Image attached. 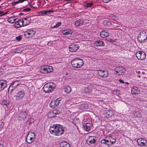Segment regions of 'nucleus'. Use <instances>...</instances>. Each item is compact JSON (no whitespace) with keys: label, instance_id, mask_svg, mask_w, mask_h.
Instances as JSON below:
<instances>
[{"label":"nucleus","instance_id":"obj_1","mask_svg":"<svg viewBox=\"0 0 147 147\" xmlns=\"http://www.w3.org/2000/svg\"><path fill=\"white\" fill-rule=\"evenodd\" d=\"M50 133L56 136L62 134L64 131V129L62 125H54L49 129Z\"/></svg>","mask_w":147,"mask_h":147},{"label":"nucleus","instance_id":"obj_2","mask_svg":"<svg viewBox=\"0 0 147 147\" xmlns=\"http://www.w3.org/2000/svg\"><path fill=\"white\" fill-rule=\"evenodd\" d=\"M115 141V139L113 138L111 136H107L104 139L102 140L100 143L102 144H105V146L109 147L114 143Z\"/></svg>","mask_w":147,"mask_h":147},{"label":"nucleus","instance_id":"obj_3","mask_svg":"<svg viewBox=\"0 0 147 147\" xmlns=\"http://www.w3.org/2000/svg\"><path fill=\"white\" fill-rule=\"evenodd\" d=\"M71 64L73 67L78 68L81 67L84 65L83 60L79 58H75L71 61Z\"/></svg>","mask_w":147,"mask_h":147},{"label":"nucleus","instance_id":"obj_4","mask_svg":"<svg viewBox=\"0 0 147 147\" xmlns=\"http://www.w3.org/2000/svg\"><path fill=\"white\" fill-rule=\"evenodd\" d=\"M55 86V85L53 83H48L44 85L43 88V90L45 92L49 93L54 90Z\"/></svg>","mask_w":147,"mask_h":147},{"label":"nucleus","instance_id":"obj_5","mask_svg":"<svg viewBox=\"0 0 147 147\" xmlns=\"http://www.w3.org/2000/svg\"><path fill=\"white\" fill-rule=\"evenodd\" d=\"M137 39L138 40L142 43H144L147 41V32H141L138 35Z\"/></svg>","mask_w":147,"mask_h":147},{"label":"nucleus","instance_id":"obj_6","mask_svg":"<svg viewBox=\"0 0 147 147\" xmlns=\"http://www.w3.org/2000/svg\"><path fill=\"white\" fill-rule=\"evenodd\" d=\"M25 94V91L23 89L19 91L15 96L16 100H20L22 99L24 97Z\"/></svg>","mask_w":147,"mask_h":147},{"label":"nucleus","instance_id":"obj_7","mask_svg":"<svg viewBox=\"0 0 147 147\" xmlns=\"http://www.w3.org/2000/svg\"><path fill=\"white\" fill-rule=\"evenodd\" d=\"M125 71V69L124 67H119L115 68L114 73L115 74H118V75L119 76L124 74Z\"/></svg>","mask_w":147,"mask_h":147},{"label":"nucleus","instance_id":"obj_8","mask_svg":"<svg viewBox=\"0 0 147 147\" xmlns=\"http://www.w3.org/2000/svg\"><path fill=\"white\" fill-rule=\"evenodd\" d=\"M137 142L139 145L143 147H147V141L144 138H140L137 140Z\"/></svg>","mask_w":147,"mask_h":147},{"label":"nucleus","instance_id":"obj_9","mask_svg":"<svg viewBox=\"0 0 147 147\" xmlns=\"http://www.w3.org/2000/svg\"><path fill=\"white\" fill-rule=\"evenodd\" d=\"M136 55L138 59L143 60L146 58V55L144 52L142 51H138L136 53Z\"/></svg>","mask_w":147,"mask_h":147},{"label":"nucleus","instance_id":"obj_10","mask_svg":"<svg viewBox=\"0 0 147 147\" xmlns=\"http://www.w3.org/2000/svg\"><path fill=\"white\" fill-rule=\"evenodd\" d=\"M35 31L31 29H29L24 32V35L27 38L33 36L35 34Z\"/></svg>","mask_w":147,"mask_h":147},{"label":"nucleus","instance_id":"obj_11","mask_svg":"<svg viewBox=\"0 0 147 147\" xmlns=\"http://www.w3.org/2000/svg\"><path fill=\"white\" fill-rule=\"evenodd\" d=\"M61 100L60 98H59L55 100H52L49 104L50 106L52 108L56 107L59 105Z\"/></svg>","mask_w":147,"mask_h":147},{"label":"nucleus","instance_id":"obj_12","mask_svg":"<svg viewBox=\"0 0 147 147\" xmlns=\"http://www.w3.org/2000/svg\"><path fill=\"white\" fill-rule=\"evenodd\" d=\"M96 137L94 136H90L87 139V142L89 145L95 144L96 141Z\"/></svg>","mask_w":147,"mask_h":147},{"label":"nucleus","instance_id":"obj_13","mask_svg":"<svg viewBox=\"0 0 147 147\" xmlns=\"http://www.w3.org/2000/svg\"><path fill=\"white\" fill-rule=\"evenodd\" d=\"M79 48V46L76 44H72L69 47V50L71 52H74L76 51Z\"/></svg>","mask_w":147,"mask_h":147},{"label":"nucleus","instance_id":"obj_14","mask_svg":"<svg viewBox=\"0 0 147 147\" xmlns=\"http://www.w3.org/2000/svg\"><path fill=\"white\" fill-rule=\"evenodd\" d=\"M92 124L90 123H87L83 126V129L87 131H92Z\"/></svg>","mask_w":147,"mask_h":147},{"label":"nucleus","instance_id":"obj_15","mask_svg":"<svg viewBox=\"0 0 147 147\" xmlns=\"http://www.w3.org/2000/svg\"><path fill=\"white\" fill-rule=\"evenodd\" d=\"M97 73L101 77H106L108 75V72L106 70H99L98 71Z\"/></svg>","mask_w":147,"mask_h":147},{"label":"nucleus","instance_id":"obj_16","mask_svg":"<svg viewBox=\"0 0 147 147\" xmlns=\"http://www.w3.org/2000/svg\"><path fill=\"white\" fill-rule=\"evenodd\" d=\"M113 115V112L112 111L107 110L104 111L102 114V117L106 118H109L112 116Z\"/></svg>","mask_w":147,"mask_h":147},{"label":"nucleus","instance_id":"obj_17","mask_svg":"<svg viewBox=\"0 0 147 147\" xmlns=\"http://www.w3.org/2000/svg\"><path fill=\"white\" fill-rule=\"evenodd\" d=\"M60 113V111L57 109H55L53 111L50 112L48 114V116L50 117H55L57 115L59 114Z\"/></svg>","mask_w":147,"mask_h":147},{"label":"nucleus","instance_id":"obj_18","mask_svg":"<svg viewBox=\"0 0 147 147\" xmlns=\"http://www.w3.org/2000/svg\"><path fill=\"white\" fill-rule=\"evenodd\" d=\"M7 85L6 81L4 80H0V91L3 90Z\"/></svg>","mask_w":147,"mask_h":147},{"label":"nucleus","instance_id":"obj_19","mask_svg":"<svg viewBox=\"0 0 147 147\" xmlns=\"http://www.w3.org/2000/svg\"><path fill=\"white\" fill-rule=\"evenodd\" d=\"M94 44L95 46L97 47L103 46L105 45L104 42L100 40H98L95 42Z\"/></svg>","mask_w":147,"mask_h":147},{"label":"nucleus","instance_id":"obj_20","mask_svg":"<svg viewBox=\"0 0 147 147\" xmlns=\"http://www.w3.org/2000/svg\"><path fill=\"white\" fill-rule=\"evenodd\" d=\"M100 35L101 37L105 38L109 35V33L107 30H103L100 32Z\"/></svg>","mask_w":147,"mask_h":147},{"label":"nucleus","instance_id":"obj_21","mask_svg":"<svg viewBox=\"0 0 147 147\" xmlns=\"http://www.w3.org/2000/svg\"><path fill=\"white\" fill-rule=\"evenodd\" d=\"M28 113L26 111H22L19 114V117L20 118V119H24V118H25L26 117V116Z\"/></svg>","mask_w":147,"mask_h":147},{"label":"nucleus","instance_id":"obj_22","mask_svg":"<svg viewBox=\"0 0 147 147\" xmlns=\"http://www.w3.org/2000/svg\"><path fill=\"white\" fill-rule=\"evenodd\" d=\"M53 12V11L51 10H49L47 11H42L39 13V15L44 16L47 15L48 13H50L51 12Z\"/></svg>","mask_w":147,"mask_h":147},{"label":"nucleus","instance_id":"obj_23","mask_svg":"<svg viewBox=\"0 0 147 147\" xmlns=\"http://www.w3.org/2000/svg\"><path fill=\"white\" fill-rule=\"evenodd\" d=\"M84 22L82 19H79L75 22V25L76 26H80L82 25Z\"/></svg>","mask_w":147,"mask_h":147},{"label":"nucleus","instance_id":"obj_24","mask_svg":"<svg viewBox=\"0 0 147 147\" xmlns=\"http://www.w3.org/2000/svg\"><path fill=\"white\" fill-rule=\"evenodd\" d=\"M24 26H26L28 25L30 23L31 21V19L30 18L28 17L24 18Z\"/></svg>","mask_w":147,"mask_h":147},{"label":"nucleus","instance_id":"obj_25","mask_svg":"<svg viewBox=\"0 0 147 147\" xmlns=\"http://www.w3.org/2000/svg\"><path fill=\"white\" fill-rule=\"evenodd\" d=\"M60 147H71L70 145L66 142H63L60 143Z\"/></svg>","mask_w":147,"mask_h":147},{"label":"nucleus","instance_id":"obj_26","mask_svg":"<svg viewBox=\"0 0 147 147\" xmlns=\"http://www.w3.org/2000/svg\"><path fill=\"white\" fill-rule=\"evenodd\" d=\"M139 92L138 88L137 87H135L132 88L131 93L132 94H138Z\"/></svg>","mask_w":147,"mask_h":147},{"label":"nucleus","instance_id":"obj_27","mask_svg":"<svg viewBox=\"0 0 147 147\" xmlns=\"http://www.w3.org/2000/svg\"><path fill=\"white\" fill-rule=\"evenodd\" d=\"M72 31L71 30H63L62 31V33L64 35H70L72 33Z\"/></svg>","mask_w":147,"mask_h":147},{"label":"nucleus","instance_id":"obj_28","mask_svg":"<svg viewBox=\"0 0 147 147\" xmlns=\"http://www.w3.org/2000/svg\"><path fill=\"white\" fill-rule=\"evenodd\" d=\"M34 138H33L30 137L28 136H27L26 137V140L27 142L30 144L34 140Z\"/></svg>","mask_w":147,"mask_h":147},{"label":"nucleus","instance_id":"obj_29","mask_svg":"<svg viewBox=\"0 0 147 147\" xmlns=\"http://www.w3.org/2000/svg\"><path fill=\"white\" fill-rule=\"evenodd\" d=\"M64 89L65 92L67 94L70 93L71 90V87L69 86H66Z\"/></svg>","mask_w":147,"mask_h":147},{"label":"nucleus","instance_id":"obj_30","mask_svg":"<svg viewBox=\"0 0 147 147\" xmlns=\"http://www.w3.org/2000/svg\"><path fill=\"white\" fill-rule=\"evenodd\" d=\"M46 67L47 69H46L47 70V74L48 73H50L53 71V67L52 66H46Z\"/></svg>","mask_w":147,"mask_h":147},{"label":"nucleus","instance_id":"obj_31","mask_svg":"<svg viewBox=\"0 0 147 147\" xmlns=\"http://www.w3.org/2000/svg\"><path fill=\"white\" fill-rule=\"evenodd\" d=\"M46 69H47L46 66L42 67L40 69V72L44 74H47V70Z\"/></svg>","mask_w":147,"mask_h":147},{"label":"nucleus","instance_id":"obj_32","mask_svg":"<svg viewBox=\"0 0 147 147\" xmlns=\"http://www.w3.org/2000/svg\"><path fill=\"white\" fill-rule=\"evenodd\" d=\"M19 82L17 81H15L13 82L11 84V86H13V88H16L19 85Z\"/></svg>","mask_w":147,"mask_h":147},{"label":"nucleus","instance_id":"obj_33","mask_svg":"<svg viewBox=\"0 0 147 147\" xmlns=\"http://www.w3.org/2000/svg\"><path fill=\"white\" fill-rule=\"evenodd\" d=\"M17 19V18L15 19L13 17H11L9 18H8L7 19V21L11 23H13L14 22H16V20Z\"/></svg>","mask_w":147,"mask_h":147},{"label":"nucleus","instance_id":"obj_34","mask_svg":"<svg viewBox=\"0 0 147 147\" xmlns=\"http://www.w3.org/2000/svg\"><path fill=\"white\" fill-rule=\"evenodd\" d=\"M27 136L31 137L33 138H34V139H35V134L34 132H30L28 134Z\"/></svg>","mask_w":147,"mask_h":147},{"label":"nucleus","instance_id":"obj_35","mask_svg":"<svg viewBox=\"0 0 147 147\" xmlns=\"http://www.w3.org/2000/svg\"><path fill=\"white\" fill-rule=\"evenodd\" d=\"M85 91L86 93H91L92 91V89L91 87L88 86L85 89Z\"/></svg>","mask_w":147,"mask_h":147},{"label":"nucleus","instance_id":"obj_36","mask_svg":"<svg viewBox=\"0 0 147 147\" xmlns=\"http://www.w3.org/2000/svg\"><path fill=\"white\" fill-rule=\"evenodd\" d=\"M103 24L105 26H109L112 24L111 23L105 20L103 21Z\"/></svg>","mask_w":147,"mask_h":147},{"label":"nucleus","instance_id":"obj_37","mask_svg":"<svg viewBox=\"0 0 147 147\" xmlns=\"http://www.w3.org/2000/svg\"><path fill=\"white\" fill-rule=\"evenodd\" d=\"M9 103V102L8 100H4L2 101V104L3 105L7 106Z\"/></svg>","mask_w":147,"mask_h":147},{"label":"nucleus","instance_id":"obj_38","mask_svg":"<svg viewBox=\"0 0 147 147\" xmlns=\"http://www.w3.org/2000/svg\"><path fill=\"white\" fill-rule=\"evenodd\" d=\"M18 21L20 24L21 27L24 26V21L22 19L19 21L18 20Z\"/></svg>","mask_w":147,"mask_h":147},{"label":"nucleus","instance_id":"obj_39","mask_svg":"<svg viewBox=\"0 0 147 147\" xmlns=\"http://www.w3.org/2000/svg\"><path fill=\"white\" fill-rule=\"evenodd\" d=\"M93 4V3L92 2L87 3H86V6L87 7H90L92 6Z\"/></svg>","mask_w":147,"mask_h":147},{"label":"nucleus","instance_id":"obj_40","mask_svg":"<svg viewBox=\"0 0 147 147\" xmlns=\"http://www.w3.org/2000/svg\"><path fill=\"white\" fill-rule=\"evenodd\" d=\"M15 25L16 26V27L17 28H20L21 27L20 24L18 21L16 22Z\"/></svg>","mask_w":147,"mask_h":147},{"label":"nucleus","instance_id":"obj_41","mask_svg":"<svg viewBox=\"0 0 147 147\" xmlns=\"http://www.w3.org/2000/svg\"><path fill=\"white\" fill-rule=\"evenodd\" d=\"M22 38V36L21 35H19L18 36L16 37V39L18 41L20 40Z\"/></svg>","mask_w":147,"mask_h":147},{"label":"nucleus","instance_id":"obj_42","mask_svg":"<svg viewBox=\"0 0 147 147\" xmlns=\"http://www.w3.org/2000/svg\"><path fill=\"white\" fill-rule=\"evenodd\" d=\"M4 126V124L2 122H0V130Z\"/></svg>","mask_w":147,"mask_h":147},{"label":"nucleus","instance_id":"obj_43","mask_svg":"<svg viewBox=\"0 0 147 147\" xmlns=\"http://www.w3.org/2000/svg\"><path fill=\"white\" fill-rule=\"evenodd\" d=\"M30 10L31 9L30 8H26L23 9V11H30Z\"/></svg>","mask_w":147,"mask_h":147},{"label":"nucleus","instance_id":"obj_44","mask_svg":"<svg viewBox=\"0 0 147 147\" xmlns=\"http://www.w3.org/2000/svg\"><path fill=\"white\" fill-rule=\"evenodd\" d=\"M15 88H13V86H11H11L9 87L8 90H10L11 91H12L13 89Z\"/></svg>","mask_w":147,"mask_h":147},{"label":"nucleus","instance_id":"obj_45","mask_svg":"<svg viewBox=\"0 0 147 147\" xmlns=\"http://www.w3.org/2000/svg\"><path fill=\"white\" fill-rule=\"evenodd\" d=\"M61 24V22H58L56 24V26L57 27H58Z\"/></svg>","mask_w":147,"mask_h":147},{"label":"nucleus","instance_id":"obj_46","mask_svg":"<svg viewBox=\"0 0 147 147\" xmlns=\"http://www.w3.org/2000/svg\"><path fill=\"white\" fill-rule=\"evenodd\" d=\"M19 3V1H17L16 2H13L12 3V5H15Z\"/></svg>","mask_w":147,"mask_h":147},{"label":"nucleus","instance_id":"obj_47","mask_svg":"<svg viewBox=\"0 0 147 147\" xmlns=\"http://www.w3.org/2000/svg\"><path fill=\"white\" fill-rule=\"evenodd\" d=\"M111 0H102V1L103 2L107 3L109 2V1H110Z\"/></svg>","mask_w":147,"mask_h":147},{"label":"nucleus","instance_id":"obj_48","mask_svg":"<svg viewBox=\"0 0 147 147\" xmlns=\"http://www.w3.org/2000/svg\"><path fill=\"white\" fill-rule=\"evenodd\" d=\"M9 13H10V12L9 11H5L4 12H3V15H5L7 14H8Z\"/></svg>","mask_w":147,"mask_h":147},{"label":"nucleus","instance_id":"obj_49","mask_svg":"<svg viewBox=\"0 0 147 147\" xmlns=\"http://www.w3.org/2000/svg\"><path fill=\"white\" fill-rule=\"evenodd\" d=\"M3 11H0V17L2 16H3Z\"/></svg>","mask_w":147,"mask_h":147},{"label":"nucleus","instance_id":"obj_50","mask_svg":"<svg viewBox=\"0 0 147 147\" xmlns=\"http://www.w3.org/2000/svg\"><path fill=\"white\" fill-rule=\"evenodd\" d=\"M119 81L121 83H124V82L123 81V80H121V79H119Z\"/></svg>","mask_w":147,"mask_h":147},{"label":"nucleus","instance_id":"obj_51","mask_svg":"<svg viewBox=\"0 0 147 147\" xmlns=\"http://www.w3.org/2000/svg\"><path fill=\"white\" fill-rule=\"evenodd\" d=\"M136 72L138 74H141V71H140L138 70L136 71Z\"/></svg>","mask_w":147,"mask_h":147},{"label":"nucleus","instance_id":"obj_52","mask_svg":"<svg viewBox=\"0 0 147 147\" xmlns=\"http://www.w3.org/2000/svg\"><path fill=\"white\" fill-rule=\"evenodd\" d=\"M57 28V27L56 26V25H55V26H54L53 27H51L50 28L52 29V28Z\"/></svg>","mask_w":147,"mask_h":147},{"label":"nucleus","instance_id":"obj_53","mask_svg":"<svg viewBox=\"0 0 147 147\" xmlns=\"http://www.w3.org/2000/svg\"><path fill=\"white\" fill-rule=\"evenodd\" d=\"M0 147H3V146L2 144H0Z\"/></svg>","mask_w":147,"mask_h":147},{"label":"nucleus","instance_id":"obj_54","mask_svg":"<svg viewBox=\"0 0 147 147\" xmlns=\"http://www.w3.org/2000/svg\"><path fill=\"white\" fill-rule=\"evenodd\" d=\"M145 74L144 73V72H142L141 73V74Z\"/></svg>","mask_w":147,"mask_h":147},{"label":"nucleus","instance_id":"obj_55","mask_svg":"<svg viewBox=\"0 0 147 147\" xmlns=\"http://www.w3.org/2000/svg\"><path fill=\"white\" fill-rule=\"evenodd\" d=\"M23 13H19V15H22L23 14Z\"/></svg>","mask_w":147,"mask_h":147},{"label":"nucleus","instance_id":"obj_56","mask_svg":"<svg viewBox=\"0 0 147 147\" xmlns=\"http://www.w3.org/2000/svg\"><path fill=\"white\" fill-rule=\"evenodd\" d=\"M141 75H138V76L139 78H140V77H141Z\"/></svg>","mask_w":147,"mask_h":147},{"label":"nucleus","instance_id":"obj_57","mask_svg":"<svg viewBox=\"0 0 147 147\" xmlns=\"http://www.w3.org/2000/svg\"><path fill=\"white\" fill-rule=\"evenodd\" d=\"M125 83L127 84H129V83L127 82H125Z\"/></svg>","mask_w":147,"mask_h":147},{"label":"nucleus","instance_id":"obj_58","mask_svg":"<svg viewBox=\"0 0 147 147\" xmlns=\"http://www.w3.org/2000/svg\"><path fill=\"white\" fill-rule=\"evenodd\" d=\"M24 86H22V89H23V88H24Z\"/></svg>","mask_w":147,"mask_h":147},{"label":"nucleus","instance_id":"obj_59","mask_svg":"<svg viewBox=\"0 0 147 147\" xmlns=\"http://www.w3.org/2000/svg\"><path fill=\"white\" fill-rule=\"evenodd\" d=\"M1 6H0V8H1Z\"/></svg>","mask_w":147,"mask_h":147}]
</instances>
